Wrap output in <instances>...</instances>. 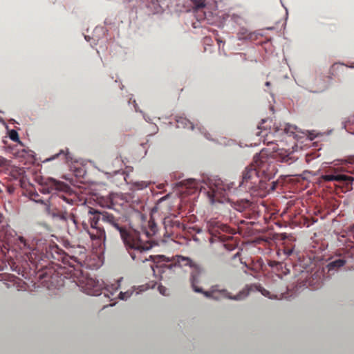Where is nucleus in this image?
I'll return each mask as SVG.
<instances>
[{"label":"nucleus","instance_id":"f257e3e1","mask_svg":"<svg viewBox=\"0 0 354 354\" xmlns=\"http://www.w3.org/2000/svg\"><path fill=\"white\" fill-rule=\"evenodd\" d=\"M29 262L32 263L38 270L46 268L49 259L62 262L69 266L68 270L81 269L86 260V249L83 246L73 245L66 248V252L60 249L57 245H50L46 248V253L41 252L37 248L29 249L26 252Z\"/></svg>","mask_w":354,"mask_h":354},{"label":"nucleus","instance_id":"f03ea898","mask_svg":"<svg viewBox=\"0 0 354 354\" xmlns=\"http://www.w3.org/2000/svg\"><path fill=\"white\" fill-rule=\"evenodd\" d=\"M275 161L292 164L295 162L292 151L276 147L264 148L254 155L253 162L245 169H256L257 172L261 174L266 179H272L277 172Z\"/></svg>","mask_w":354,"mask_h":354},{"label":"nucleus","instance_id":"7ed1b4c3","mask_svg":"<svg viewBox=\"0 0 354 354\" xmlns=\"http://www.w3.org/2000/svg\"><path fill=\"white\" fill-rule=\"evenodd\" d=\"M57 274H60V276L65 274L64 278L73 280V282L79 286L81 290L87 294V295L99 296L104 294V296L109 297L110 296H113L114 292H117L118 290V286L115 288L112 287L113 291L109 292L111 295H108V293L105 292L108 291L107 288H103L102 283L86 275V273L83 272L82 269L66 270L65 268H60L57 271Z\"/></svg>","mask_w":354,"mask_h":354},{"label":"nucleus","instance_id":"20e7f679","mask_svg":"<svg viewBox=\"0 0 354 354\" xmlns=\"http://www.w3.org/2000/svg\"><path fill=\"white\" fill-rule=\"evenodd\" d=\"M86 216L88 223L82 221L81 226L84 231L90 236L91 241L98 247L104 244L105 232L104 228L98 226V222L102 221V218L106 215H115L109 211H99L92 208L91 207H84Z\"/></svg>","mask_w":354,"mask_h":354},{"label":"nucleus","instance_id":"39448f33","mask_svg":"<svg viewBox=\"0 0 354 354\" xmlns=\"http://www.w3.org/2000/svg\"><path fill=\"white\" fill-rule=\"evenodd\" d=\"M69 189L66 184L50 178L46 184L41 185L39 192L44 195H50V201L57 202V205L66 203L72 205L73 199L68 193Z\"/></svg>","mask_w":354,"mask_h":354},{"label":"nucleus","instance_id":"423d86ee","mask_svg":"<svg viewBox=\"0 0 354 354\" xmlns=\"http://www.w3.org/2000/svg\"><path fill=\"white\" fill-rule=\"evenodd\" d=\"M128 250V254L133 261L138 263H145L151 259L147 252L151 249L150 241H144L141 239L122 240Z\"/></svg>","mask_w":354,"mask_h":354},{"label":"nucleus","instance_id":"0eeeda50","mask_svg":"<svg viewBox=\"0 0 354 354\" xmlns=\"http://www.w3.org/2000/svg\"><path fill=\"white\" fill-rule=\"evenodd\" d=\"M102 222L109 230L118 233L122 240L141 239L140 234L136 230H129L125 226L123 217L117 215H106L102 217Z\"/></svg>","mask_w":354,"mask_h":354},{"label":"nucleus","instance_id":"6e6552de","mask_svg":"<svg viewBox=\"0 0 354 354\" xmlns=\"http://www.w3.org/2000/svg\"><path fill=\"white\" fill-rule=\"evenodd\" d=\"M270 179L265 178L253 168H245L242 173V180L239 183V187L245 191L263 190L266 189V181Z\"/></svg>","mask_w":354,"mask_h":354},{"label":"nucleus","instance_id":"1a4fd4ad","mask_svg":"<svg viewBox=\"0 0 354 354\" xmlns=\"http://www.w3.org/2000/svg\"><path fill=\"white\" fill-rule=\"evenodd\" d=\"M160 259H162L163 262L170 263L169 268L176 266L179 268H190V269H192V273H190V283L194 285L195 283L199 282V277H201V274L202 273V268L189 257L177 255L169 259L167 257L160 256Z\"/></svg>","mask_w":354,"mask_h":354},{"label":"nucleus","instance_id":"9d476101","mask_svg":"<svg viewBox=\"0 0 354 354\" xmlns=\"http://www.w3.org/2000/svg\"><path fill=\"white\" fill-rule=\"evenodd\" d=\"M199 282L195 283V285L192 283V290L196 293H203L205 297L208 299H213L215 300H218L221 299H227L232 300H241L245 299L248 295L249 294V290L245 289L241 290L239 294L232 296L227 292V290L222 289L218 290L216 288V286H212L211 290L207 291H203L202 288L198 287Z\"/></svg>","mask_w":354,"mask_h":354},{"label":"nucleus","instance_id":"9b49d317","mask_svg":"<svg viewBox=\"0 0 354 354\" xmlns=\"http://www.w3.org/2000/svg\"><path fill=\"white\" fill-rule=\"evenodd\" d=\"M295 129L296 128L293 126L284 124L280 126V127L274 128L273 132L258 131L256 133V135L263 138V142L267 144L268 148H279L275 142H277V139L280 136L286 135L291 136L295 133Z\"/></svg>","mask_w":354,"mask_h":354},{"label":"nucleus","instance_id":"f8f14e48","mask_svg":"<svg viewBox=\"0 0 354 354\" xmlns=\"http://www.w3.org/2000/svg\"><path fill=\"white\" fill-rule=\"evenodd\" d=\"M66 203L57 204V205L51 206L49 208L46 207V212L54 218H57L63 222L71 221L74 223L75 227H77V219H75V214H69L66 209Z\"/></svg>","mask_w":354,"mask_h":354},{"label":"nucleus","instance_id":"ddd939ff","mask_svg":"<svg viewBox=\"0 0 354 354\" xmlns=\"http://www.w3.org/2000/svg\"><path fill=\"white\" fill-rule=\"evenodd\" d=\"M207 230L211 236L217 237L221 233L234 234V230L227 226V224L222 223L215 219H211L207 221Z\"/></svg>","mask_w":354,"mask_h":354},{"label":"nucleus","instance_id":"4468645a","mask_svg":"<svg viewBox=\"0 0 354 354\" xmlns=\"http://www.w3.org/2000/svg\"><path fill=\"white\" fill-rule=\"evenodd\" d=\"M230 191L229 185L224 184L221 180L216 181L215 184L209 187V194L216 201L227 198V192Z\"/></svg>","mask_w":354,"mask_h":354},{"label":"nucleus","instance_id":"2eb2a0df","mask_svg":"<svg viewBox=\"0 0 354 354\" xmlns=\"http://www.w3.org/2000/svg\"><path fill=\"white\" fill-rule=\"evenodd\" d=\"M29 198H30V200L33 201L37 203L46 205V207L47 208L57 205V202L52 201L51 200H50V197L46 199L41 198L40 197V195H39V194H37L36 192H30V194H29Z\"/></svg>","mask_w":354,"mask_h":354},{"label":"nucleus","instance_id":"dca6fc26","mask_svg":"<svg viewBox=\"0 0 354 354\" xmlns=\"http://www.w3.org/2000/svg\"><path fill=\"white\" fill-rule=\"evenodd\" d=\"M156 223H155L153 220L151 218V220L148 221L147 226L142 227V231H138V232H140V236L143 235L149 239L156 233Z\"/></svg>","mask_w":354,"mask_h":354},{"label":"nucleus","instance_id":"f3484780","mask_svg":"<svg viewBox=\"0 0 354 354\" xmlns=\"http://www.w3.org/2000/svg\"><path fill=\"white\" fill-rule=\"evenodd\" d=\"M345 261L343 259H338L333 261L330 262L328 265H327V268H328V270H333L337 269L338 268L342 267L344 266Z\"/></svg>","mask_w":354,"mask_h":354},{"label":"nucleus","instance_id":"a211bd4d","mask_svg":"<svg viewBox=\"0 0 354 354\" xmlns=\"http://www.w3.org/2000/svg\"><path fill=\"white\" fill-rule=\"evenodd\" d=\"M176 122H178V127H180V125H181L186 128H189L191 129H193L192 124L187 119L180 118L179 120H176Z\"/></svg>","mask_w":354,"mask_h":354},{"label":"nucleus","instance_id":"6ab92c4d","mask_svg":"<svg viewBox=\"0 0 354 354\" xmlns=\"http://www.w3.org/2000/svg\"><path fill=\"white\" fill-rule=\"evenodd\" d=\"M192 2V4L195 6V8L196 9H200L204 7V2H205V0H190Z\"/></svg>","mask_w":354,"mask_h":354},{"label":"nucleus","instance_id":"aec40b11","mask_svg":"<svg viewBox=\"0 0 354 354\" xmlns=\"http://www.w3.org/2000/svg\"><path fill=\"white\" fill-rule=\"evenodd\" d=\"M340 178V176H334V175H326V176H324V180H325V181H335V180H339Z\"/></svg>","mask_w":354,"mask_h":354},{"label":"nucleus","instance_id":"412c9836","mask_svg":"<svg viewBox=\"0 0 354 354\" xmlns=\"http://www.w3.org/2000/svg\"><path fill=\"white\" fill-rule=\"evenodd\" d=\"M10 139L13 142H19V136H17V132L15 129L10 130Z\"/></svg>","mask_w":354,"mask_h":354},{"label":"nucleus","instance_id":"4be33fe9","mask_svg":"<svg viewBox=\"0 0 354 354\" xmlns=\"http://www.w3.org/2000/svg\"><path fill=\"white\" fill-rule=\"evenodd\" d=\"M63 155L64 159L67 160V151L62 150L58 153L54 155V156L50 158V160H53L57 158L59 156Z\"/></svg>","mask_w":354,"mask_h":354},{"label":"nucleus","instance_id":"5701e85b","mask_svg":"<svg viewBox=\"0 0 354 354\" xmlns=\"http://www.w3.org/2000/svg\"><path fill=\"white\" fill-rule=\"evenodd\" d=\"M187 187L190 189H197V181L192 179L189 180V181H187Z\"/></svg>","mask_w":354,"mask_h":354},{"label":"nucleus","instance_id":"b1692460","mask_svg":"<svg viewBox=\"0 0 354 354\" xmlns=\"http://www.w3.org/2000/svg\"><path fill=\"white\" fill-rule=\"evenodd\" d=\"M258 291L261 292L262 293L263 296L268 297L270 298V292L268 290L263 288L261 286H258Z\"/></svg>","mask_w":354,"mask_h":354},{"label":"nucleus","instance_id":"393cba45","mask_svg":"<svg viewBox=\"0 0 354 354\" xmlns=\"http://www.w3.org/2000/svg\"><path fill=\"white\" fill-rule=\"evenodd\" d=\"M158 290H159V292L162 294L163 296L167 295V289L165 288L163 286H158Z\"/></svg>","mask_w":354,"mask_h":354},{"label":"nucleus","instance_id":"a878e982","mask_svg":"<svg viewBox=\"0 0 354 354\" xmlns=\"http://www.w3.org/2000/svg\"><path fill=\"white\" fill-rule=\"evenodd\" d=\"M129 296H130V294L128 292H120V299H121L122 300H126L127 299L129 298Z\"/></svg>","mask_w":354,"mask_h":354},{"label":"nucleus","instance_id":"bb28decb","mask_svg":"<svg viewBox=\"0 0 354 354\" xmlns=\"http://www.w3.org/2000/svg\"><path fill=\"white\" fill-rule=\"evenodd\" d=\"M292 251L293 250L292 248L286 247V248H284V254H286V257L291 256V254H292Z\"/></svg>","mask_w":354,"mask_h":354},{"label":"nucleus","instance_id":"cd10ccee","mask_svg":"<svg viewBox=\"0 0 354 354\" xmlns=\"http://www.w3.org/2000/svg\"><path fill=\"white\" fill-rule=\"evenodd\" d=\"M169 194H167L166 196H164L163 197L160 198V199L158 200V204L162 202L163 201H165L167 198H169Z\"/></svg>","mask_w":354,"mask_h":354},{"label":"nucleus","instance_id":"c85d7f7f","mask_svg":"<svg viewBox=\"0 0 354 354\" xmlns=\"http://www.w3.org/2000/svg\"><path fill=\"white\" fill-rule=\"evenodd\" d=\"M278 264H279V263L276 262V261H269V263H268L269 266H270L272 268L274 267L275 266H277Z\"/></svg>","mask_w":354,"mask_h":354},{"label":"nucleus","instance_id":"c756f323","mask_svg":"<svg viewBox=\"0 0 354 354\" xmlns=\"http://www.w3.org/2000/svg\"><path fill=\"white\" fill-rule=\"evenodd\" d=\"M347 162H348V164L350 165H354V156L348 158V159H347Z\"/></svg>","mask_w":354,"mask_h":354},{"label":"nucleus","instance_id":"7c9ffc66","mask_svg":"<svg viewBox=\"0 0 354 354\" xmlns=\"http://www.w3.org/2000/svg\"><path fill=\"white\" fill-rule=\"evenodd\" d=\"M19 241H21V243L23 244V247H26V241H25L23 237H19Z\"/></svg>","mask_w":354,"mask_h":354},{"label":"nucleus","instance_id":"2f4dec72","mask_svg":"<svg viewBox=\"0 0 354 354\" xmlns=\"http://www.w3.org/2000/svg\"><path fill=\"white\" fill-rule=\"evenodd\" d=\"M242 203H243V207H248V201H243Z\"/></svg>","mask_w":354,"mask_h":354},{"label":"nucleus","instance_id":"473e14b6","mask_svg":"<svg viewBox=\"0 0 354 354\" xmlns=\"http://www.w3.org/2000/svg\"><path fill=\"white\" fill-rule=\"evenodd\" d=\"M239 256V252H237V253L234 254V255H233V258H236Z\"/></svg>","mask_w":354,"mask_h":354},{"label":"nucleus","instance_id":"72a5a7b5","mask_svg":"<svg viewBox=\"0 0 354 354\" xmlns=\"http://www.w3.org/2000/svg\"><path fill=\"white\" fill-rule=\"evenodd\" d=\"M246 37H243V36H241L240 35H239V39H245Z\"/></svg>","mask_w":354,"mask_h":354},{"label":"nucleus","instance_id":"f704fd0d","mask_svg":"<svg viewBox=\"0 0 354 354\" xmlns=\"http://www.w3.org/2000/svg\"><path fill=\"white\" fill-rule=\"evenodd\" d=\"M169 221V218H165V220H164V224L168 223Z\"/></svg>","mask_w":354,"mask_h":354},{"label":"nucleus","instance_id":"c9c22d12","mask_svg":"<svg viewBox=\"0 0 354 354\" xmlns=\"http://www.w3.org/2000/svg\"><path fill=\"white\" fill-rule=\"evenodd\" d=\"M266 86H270V82H266Z\"/></svg>","mask_w":354,"mask_h":354},{"label":"nucleus","instance_id":"e433bc0d","mask_svg":"<svg viewBox=\"0 0 354 354\" xmlns=\"http://www.w3.org/2000/svg\"><path fill=\"white\" fill-rule=\"evenodd\" d=\"M350 172H351V174H354V167H353V170L350 171Z\"/></svg>","mask_w":354,"mask_h":354}]
</instances>
